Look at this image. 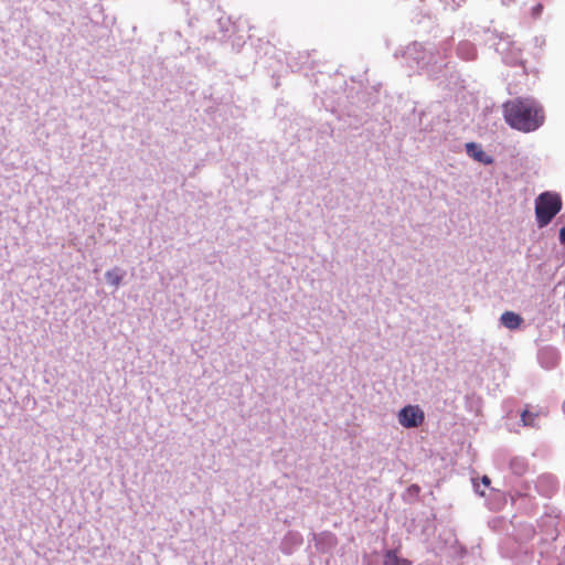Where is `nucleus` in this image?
<instances>
[{
  "mask_svg": "<svg viewBox=\"0 0 565 565\" xmlns=\"http://www.w3.org/2000/svg\"><path fill=\"white\" fill-rule=\"evenodd\" d=\"M384 565H411V562L398 557L394 551L390 550L384 555Z\"/></svg>",
  "mask_w": 565,
  "mask_h": 565,
  "instance_id": "9d476101",
  "label": "nucleus"
},
{
  "mask_svg": "<svg viewBox=\"0 0 565 565\" xmlns=\"http://www.w3.org/2000/svg\"><path fill=\"white\" fill-rule=\"evenodd\" d=\"M511 468L514 473L521 475L524 471V463L521 460H513L511 462Z\"/></svg>",
  "mask_w": 565,
  "mask_h": 565,
  "instance_id": "f8f14e48",
  "label": "nucleus"
},
{
  "mask_svg": "<svg viewBox=\"0 0 565 565\" xmlns=\"http://www.w3.org/2000/svg\"><path fill=\"white\" fill-rule=\"evenodd\" d=\"M562 559H563V562H565V547L562 551Z\"/></svg>",
  "mask_w": 565,
  "mask_h": 565,
  "instance_id": "a211bd4d",
  "label": "nucleus"
},
{
  "mask_svg": "<svg viewBox=\"0 0 565 565\" xmlns=\"http://www.w3.org/2000/svg\"><path fill=\"white\" fill-rule=\"evenodd\" d=\"M458 55L466 61L473 60L476 57V47L470 42H461L457 49Z\"/></svg>",
  "mask_w": 565,
  "mask_h": 565,
  "instance_id": "1a4fd4ad",
  "label": "nucleus"
},
{
  "mask_svg": "<svg viewBox=\"0 0 565 565\" xmlns=\"http://www.w3.org/2000/svg\"><path fill=\"white\" fill-rule=\"evenodd\" d=\"M481 483L484 488H488L491 483V480L488 476H483L482 479H481Z\"/></svg>",
  "mask_w": 565,
  "mask_h": 565,
  "instance_id": "2eb2a0df",
  "label": "nucleus"
},
{
  "mask_svg": "<svg viewBox=\"0 0 565 565\" xmlns=\"http://www.w3.org/2000/svg\"><path fill=\"white\" fill-rule=\"evenodd\" d=\"M420 492V488L419 486L417 484H412L411 487H408L407 489V493L411 495V497H417Z\"/></svg>",
  "mask_w": 565,
  "mask_h": 565,
  "instance_id": "ddd939ff",
  "label": "nucleus"
},
{
  "mask_svg": "<svg viewBox=\"0 0 565 565\" xmlns=\"http://www.w3.org/2000/svg\"><path fill=\"white\" fill-rule=\"evenodd\" d=\"M507 124L519 131L531 132L539 129L545 119L542 106L534 98H514L503 104Z\"/></svg>",
  "mask_w": 565,
  "mask_h": 565,
  "instance_id": "f257e3e1",
  "label": "nucleus"
},
{
  "mask_svg": "<svg viewBox=\"0 0 565 565\" xmlns=\"http://www.w3.org/2000/svg\"><path fill=\"white\" fill-rule=\"evenodd\" d=\"M562 209V200L558 194L543 192L535 200V216L539 227L547 226Z\"/></svg>",
  "mask_w": 565,
  "mask_h": 565,
  "instance_id": "f03ea898",
  "label": "nucleus"
},
{
  "mask_svg": "<svg viewBox=\"0 0 565 565\" xmlns=\"http://www.w3.org/2000/svg\"><path fill=\"white\" fill-rule=\"evenodd\" d=\"M559 241L565 244V226L559 230Z\"/></svg>",
  "mask_w": 565,
  "mask_h": 565,
  "instance_id": "dca6fc26",
  "label": "nucleus"
},
{
  "mask_svg": "<svg viewBox=\"0 0 565 565\" xmlns=\"http://www.w3.org/2000/svg\"><path fill=\"white\" fill-rule=\"evenodd\" d=\"M537 417L536 414H533L529 411H524L521 414V420L525 426H535L534 419Z\"/></svg>",
  "mask_w": 565,
  "mask_h": 565,
  "instance_id": "9b49d317",
  "label": "nucleus"
},
{
  "mask_svg": "<svg viewBox=\"0 0 565 565\" xmlns=\"http://www.w3.org/2000/svg\"><path fill=\"white\" fill-rule=\"evenodd\" d=\"M125 275H126V271L124 269H121L119 267H115V268L106 271L105 279H106L107 284L117 288L121 284Z\"/></svg>",
  "mask_w": 565,
  "mask_h": 565,
  "instance_id": "6e6552de",
  "label": "nucleus"
},
{
  "mask_svg": "<svg viewBox=\"0 0 565 565\" xmlns=\"http://www.w3.org/2000/svg\"><path fill=\"white\" fill-rule=\"evenodd\" d=\"M500 322L503 327L510 330H515L522 324L523 319L520 315L513 311H505L501 315Z\"/></svg>",
  "mask_w": 565,
  "mask_h": 565,
  "instance_id": "0eeeda50",
  "label": "nucleus"
},
{
  "mask_svg": "<svg viewBox=\"0 0 565 565\" xmlns=\"http://www.w3.org/2000/svg\"><path fill=\"white\" fill-rule=\"evenodd\" d=\"M466 152L469 157L475 159L476 161L483 163V164H490L493 162V159L489 157L481 148L480 145L476 142H468L466 143Z\"/></svg>",
  "mask_w": 565,
  "mask_h": 565,
  "instance_id": "423d86ee",
  "label": "nucleus"
},
{
  "mask_svg": "<svg viewBox=\"0 0 565 565\" xmlns=\"http://www.w3.org/2000/svg\"><path fill=\"white\" fill-rule=\"evenodd\" d=\"M406 55L408 58L414 60L419 67L427 66L431 63L436 64L438 62L437 56L431 51H427L426 47L418 42H415L407 47Z\"/></svg>",
  "mask_w": 565,
  "mask_h": 565,
  "instance_id": "20e7f679",
  "label": "nucleus"
},
{
  "mask_svg": "<svg viewBox=\"0 0 565 565\" xmlns=\"http://www.w3.org/2000/svg\"><path fill=\"white\" fill-rule=\"evenodd\" d=\"M424 418V412L418 406L407 405L398 412V422L405 428L420 426Z\"/></svg>",
  "mask_w": 565,
  "mask_h": 565,
  "instance_id": "7ed1b4c3",
  "label": "nucleus"
},
{
  "mask_svg": "<svg viewBox=\"0 0 565 565\" xmlns=\"http://www.w3.org/2000/svg\"><path fill=\"white\" fill-rule=\"evenodd\" d=\"M563 411H564V413H565V401H564V404H563Z\"/></svg>",
  "mask_w": 565,
  "mask_h": 565,
  "instance_id": "6ab92c4d",
  "label": "nucleus"
},
{
  "mask_svg": "<svg viewBox=\"0 0 565 565\" xmlns=\"http://www.w3.org/2000/svg\"><path fill=\"white\" fill-rule=\"evenodd\" d=\"M535 489L541 495L551 498L558 490L557 479L552 475H542L535 481Z\"/></svg>",
  "mask_w": 565,
  "mask_h": 565,
  "instance_id": "39448f33",
  "label": "nucleus"
},
{
  "mask_svg": "<svg viewBox=\"0 0 565 565\" xmlns=\"http://www.w3.org/2000/svg\"><path fill=\"white\" fill-rule=\"evenodd\" d=\"M542 10H543V6L542 4H536L533 9H532V17L534 19H537L541 13H542Z\"/></svg>",
  "mask_w": 565,
  "mask_h": 565,
  "instance_id": "4468645a",
  "label": "nucleus"
},
{
  "mask_svg": "<svg viewBox=\"0 0 565 565\" xmlns=\"http://www.w3.org/2000/svg\"><path fill=\"white\" fill-rule=\"evenodd\" d=\"M473 487H475V491L481 495V497H484V491L483 490H479V483L478 482H473Z\"/></svg>",
  "mask_w": 565,
  "mask_h": 565,
  "instance_id": "f3484780",
  "label": "nucleus"
}]
</instances>
